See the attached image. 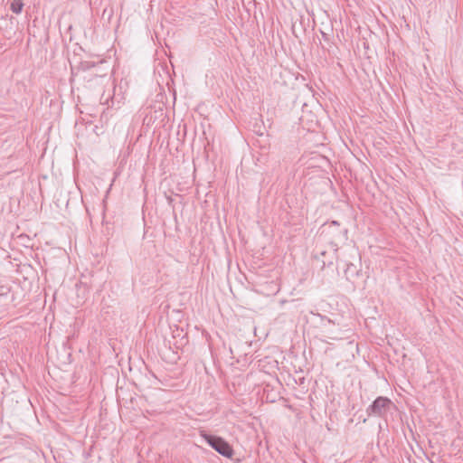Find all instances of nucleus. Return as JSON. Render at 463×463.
Wrapping results in <instances>:
<instances>
[{"label": "nucleus", "instance_id": "nucleus-1", "mask_svg": "<svg viewBox=\"0 0 463 463\" xmlns=\"http://www.w3.org/2000/svg\"><path fill=\"white\" fill-rule=\"evenodd\" d=\"M203 438L213 449L223 457H232L233 449L223 439L213 435H203Z\"/></svg>", "mask_w": 463, "mask_h": 463}, {"label": "nucleus", "instance_id": "nucleus-2", "mask_svg": "<svg viewBox=\"0 0 463 463\" xmlns=\"http://www.w3.org/2000/svg\"><path fill=\"white\" fill-rule=\"evenodd\" d=\"M392 404V401L387 397L379 396L367 408L366 412L368 416L383 417L390 410Z\"/></svg>", "mask_w": 463, "mask_h": 463}, {"label": "nucleus", "instance_id": "nucleus-3", "mask_svg": "<svg viewBox=\"0 0 463 463\" xmlns=\"http://www.w3.org/2000/svg\"><path fill=\"white\" fill-rule=\"evenodd\" d=\"M23 0H11L10 9L14 14H20L23 10Z\"/></svg>", "mask_w": 463, "mask_h": 463}, {"label": "nucleus", "instance_id": "nucleus-4", "mask_svg": "<svg viewBox=\"0 0 463 463\" xmlns=\"http://www.w3.org/2000/svg\"><path fill=\"white\" fill-rule=\"evenodd\" d=\"M325 253H326V252H325L324 250H317V253H316V254H317V259H320V256H325Z\"/></svg>", "mask_w": 463, "mask_h": 463}, {"label": "nucleus", "instance_id": "nucleus-5", "mask_svg": "<svg viewBox=\"0 0 463 463\" xmlns=\"http://www.w3.org/2000/svg\"><path fill=\"white\" fill-rule=\"evenodd\" d=\"M328 338L332 339V340H339L341 339V337H338V336H328Z\"/></svg>", "mask_w": 463, "mask_h": 463}, {"label": "nucleus", "instance_id": "nucleus-6", "mask_svg": "<svg viewBox=\"0 0 463 463\" xmlns=\"http://www.w3.org/2000/svg\"><path fill=\"white\" fill-rule=\"evenodd\" d=\"M332 224L337 225L338 223H337V222L334 221V222H332Z\"/></svg>", "mask_w": 463, "mask_h": 463}]
</instances>
